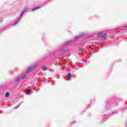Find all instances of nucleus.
<instances>
[{"label":"nucleus","mask_w":127,"mask_h":127,"mask_svg":"<svg viewBox=\"0 0 127 127\" xmlns=\"http://www.w3.org/2000/svg\"><path fill=\"white\" fill-rule=\"evenodd\" d=\"M19 81H20V78L19 77L17 78L15 80L16 84H18V82H19Z\"/></svg>","instance_id":"20e7f679"},{"label":"nucleus","mask_w":127,"mask_h":127,"mask_svg":"<svg viewBox=\"0 0 127 127\" xmlns=\"http://www.w3.org/2000/svg\"><path fill=\"white\" fill-rule=\"evenodd\" d=\"M93 37H95L94 35H91L87 37V38H93Z\"/></svg>","instance_id":"9b49d317"},{"label":"nucleus","mask_w":127,"mask_h":127,"mask_svg":"<svg viewBox=\"0 0 127 127\" xmlns=\"http://www.w3.org/2000/svg\"><path fill=\"white\" fill-rule=\"evenodd\" d=\"M67 77L68 80H71V77H72V74L70 73H68Z\"/></svg>","instance_id":"7ed1b4c3"},{"label":"nucleus","mask_w":127,"mask_h":127,"mask_svg":"<svg viewBox=\"0 0 127 127\" xmlns=\"http://www.w3.org/2000/svg\"><path fill=\"white\" fill-rule=\"evenodd\" d=\"M102 34H103V33L102 32L96 34V36H97V37H99V36H100V35H102Z\"/></svg>","instance_id":"0eeeda50"},{"label":"nucleus","mask_w":127,"mask_h":127,"mask_svg":"<svg viewBox=\"0 0 127 127\" xmlns=\"http://www.w3.org/2000/svg\"><path fill=\"white\" fill-rule=\"evenodd\" d=\"M36 67V65L30 67L29 68L27 69V73H30V72H32V71H33V70L35 69Z\"/></svg>","instance_id":"f257e3e1"},{"label":"nucleus","mask_w":127,"mask_h":127,"mask_svg":"<svg viewBox=\"0 0 127 127\" xmlns=\"http://www.w3.org/2000/svg\"><path fill=\"white\" fill-rule=\"evenodd\" d=\"M5 97H6V98L9 97V93L6 92L5 95Z\"/></svg>","instance_id":"423d86ee"},{"label":"nucleus","mask_w":127,"mask_h":127,"mask_svg":"<svg viewBox=\"0 0 127 127\" xmlns=\"http://www.w3.org/2000/svg\"><path fill=\"white\" fill-rule=\"evenodd\" d=\"M42 69H43V71H46V70H47V67L44 66V67H43Z\"/></svg>","instance_id":"f8f14e48"},{"label":"nucleus","mask_w":127,"mask_h":127,"mask_svg":"<svg viewBox=\"0 0 127 127\" xmlns=\"http://www.w3.org/2000/svg\"><path fill=\"white\" fill-rule=\"evenodd\" d=\"M25 77H26L25 75H22V76H21V80H23V79H25Z\"/></svg>","instance_id":"1a4fd4ad"},{"label":"nucleus","mask_w":127,"mask_h":127,"mask_svg":"<svg viewBox=\"0 0 127 127\" xmlns=\"http://www.w3.org/2000/svg\"><path fill=\"white\" fill-rule=\"evenodd\" d=\"M78 44H81V43H82V42L79 41V42H78Z\"/></svg>","instance_id":"2eb2a0df"},{"label":"nucleus","mask_w":127,"mask_h":127,"mask_svg":"<svg viewBox=\"0 0 127 127\" xmlns=\"http://www.w3.org/2000/svg\"><path fill=\"white\" fill-rule=\"evenodd\" d=\"M39 8H40V7L34 8L32 9V11H34V10H37V9H39Z\"/></svg>","instance_id":"39448f33"},{"label":"nucleus","mask_w":127,"mask_h":127,"mask_svg":"<svg viewBox=\"0 0 127 127\" xmlns=\"http://www.w3.org/2000/svg\"><path fill=\"white\" fill-rule=\"evenodd\" d=\"M125 27H126V28H127V25H126Z\"/></svg>","instance_id":"f3484780"},{"label":"nucleus","mask_w":127,"mask_h":127,"mask_svg":"<svg viewBox=\"0 0 127 127\" xmlns=\"http://www.w3.org/2000/svg\"><path fill=\"white\" fill-rule=\"evenodd\" d=\"M26 10V9H25V10H24V11L23 12H22V13L21 14V16H22V14H23V13H24V12H25Z\"/></svg>","instance_id":"4468645a"},{"label":"nucleus","mask_w":127,"mask_h":127,"mask_svg":"<svg viewBox=\"0 0 127 127\" xmlns=\"http://www.w3.org/2000/svg\"><path fill=\"white\" fill-rule=\"evenodd\" d=\"M26 93L29 95V94H30V89H27V91H26Z\"/></svg>","instance_id":"6e6552de"},{"label":"nucleus","mask_w":127,"mask_h":127,"mask_svg":"<svg viewBox=\"0 0 127 127\" xmlns=\"http://www.w3.org/2000/svg\"><path fill=\"white\" fill-rule=\"evenodd\" d=\"M64 45H67V43L64 44Z\"/></svg>","instance_id":"dca6fc26"},{"label":"nucleus","mask_w":127,"mask_h":127,"mask_svg":"<svg viewBox=\"0 0 127 127\" xmlns=\"http://www.w3.org/2000/svg\"><path fill=\"white\" fill-rule=\"evenodd\" d=\"M18 22H19V20H18V21H16V22L13 24V25H15V24H17V23H18Z\"/></svg>","instance_id":"ddd939ff"},{"label":"nucleus","mask_w":127,"mask_h":127,"mask_svg":"<svg viewBox=\"0 0 127 127\" xmlns=\"http://www.w3.org/2000/svg\"><path fill=\"white\" fill-rule=\"evenodd\" d=\"M84 49H85L84 48H79V51H80V52H82V51H83V50H84Z\"/></svg>","instance_id":"9d476101"},{"label":"nucleus","mask_w":127,"mask_h":127,"mask_svg":"<svg viewBox=\"0 0 127 127\" xmlns=\"http://www.w3.org/2000/svg\"><path fill=\"white\" fill-rule=\"evenodd\" d=\"M106 38H107V33H105L101 37V39H103V40H106Z\"/></svg>","instance_id":"f03ea898"}]
</instances>
